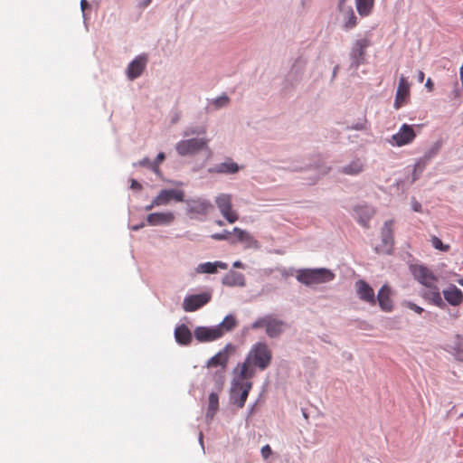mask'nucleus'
Instances as JSON below:
<instances>
[{
	"instance_id": "obj_1",
	"label": "nucleus",
	"mask_w": 463,
	"mask_h": 463,
	"mask_svg": "<svg viewBox=\"0 0 463 463\" xmlns=\"http://www.w3.org/2000/svg\"><path fill=\"white\" fill-rule=\"evenodd\" d=\"M272 351L264 342H256L249 350L244 361L237 364L234 372L241 378H252L256 369L266 370L271 364Z\"/></svg>"
},
{
	"instance_id": "obj_2",
	"label": "nucleus",
	"mask_w": 463,
	"mask_h": 463,
	"mask_svg": "<svg viewBox=\"0 0 463 463\" xmlns=\"http://www.w3.org/2000/svg\"><path fill=\"white\" fill-rule=\"evenodd\" d=\"M335 278V273L326 268L299 269L296 275L297 280L307 287L327 283Z\"/></svg>"
},
{
	"instance_id": "obj_3",
	"label": "nucleus",
	"mask_w": 463,
	"mask_h": 463,
	"mask_svg": "<svg viewBox=\"0 0 463 463\" xmlns=\"http://www.w3.org/2000/svg\"><path fill=\"white\" fill-rule=\"evenodd\" d=\"M235 376L232 383V400L233 404L239 408L245 405L249 392L252 388V383L249 381L250 378H241L240 372H234Z\"/></svg>"
},
{
	"instance_id": "obj_4",
	"label": "nucleus",
	"mask_w": 463,
	"mask_h": 463,
	"mask_svg": "<svg viewBox=\"0 0 463 463\" xmlns=\"http://www.w3.org/2000/svg\"><path fill=\"white\" fill-rule=\"evenodd\" d=\"M371 45L372 40L368 33L354 42L349 53L351 68L356 70L364 62L366 49Z\"/></svg>"
},
{
	"instance_id": "obj_5",
	"label": "nucleus",
	"mask_w": 463,
	"mask_h": 463,
	"mask_svg": "<svg viewBox=\"0 0 463 463\" xmlns=\"http://www.w3.org/2000/svg\"><path fill=\"white\" fill-rule=\"evenodd\" d=\"M184 202L186 204V213L191 219L202 220L213 208L211 202L203 197L189 198Z\"/></svg>"
},
{
	"instance_id": "obj_6",
	"label": "nucleus",
	"mask_w": 463,
	"mask_h": 463,
	"mask_svg": "<svg viewBox=\"0 0 463 463\" xmlns=\"http://www.w3.org/2000/svg\"><path fill=\"white\" fill-rule=\"evenodd\" d=\"M208 139L201 138H189L180 140L175 144V150L181 156H192L207 148Z\"/></svg>"
},
{
	"instance_id": "obj_7",
	"label": "nucleus",
	"mask_w": 463,
	"mask_h": 463,
	"mask_svg": "<svg viewBox=\"0 0 463 463\" xmlns=\"http://www.w3.org/2000/svg\"><path fill=\"white\" fill-rule=\"evenodd\" d=\"M215 204L222 216L229 222L234 223L239 219L238 213L232 208V195L230 194H220L215 197Z\"/></svg>"
},
{
	"instance_id": "obj_8",
	"label": "nucleus",
	"mask_w": 463,
	"mask_h": 463,
	"mask_svg": "<svg viewBox=\"0 0 463 463\" xmlns=\"http://www.w3.org/2000/svg\"><path fill=\"white\" fill-rule=\"evenodd\" d=\"M410 271L414 279L426 288L433 287L438 281L433 271L424 265L412 264L410 266Z\"/></svg>"
},
{
	"instance_id": "obj_9",
	"label": "nucleus",
	"mask_w": 463,
	"mask_h": 463,
	"mask_svg": "<svg viewBox=\"0 0 463 463\" xmlns=\"http://www.w3.org/2000/svg\"><path fill=\"white\" fill-rule=\"evenodd\" d=\"M417 134L414 131V125L402 124L398 132L393 134L389 140L392 146H403L411 144Z\"/></svg>"
},
{
	"instance_id": "obj_10",
	"label": "nucleus",
	"mask_w": 463,
	"mask_h": 463,
	"mask_svg": "<svg viewBox=\"0 0 463 463\" xmlns=\"http://www.w3.org/2000/svg\"><path fill=\"white\" fill-rule=\"evenodd\" d=\"M211 298L210 292L187 295L183 301V309L185 312H194L210 302Z\"/></svg>"
},
{
	"instance_id": "obj_11",
	"label": "nucleus",
	"mask_w": 463,
	"mask_h": 463,
	"mask_svg": "<svg viewBox=\"0 0 463 463\" xmlns=\"http://www.w3.org/2000/svg\"><path fill=\"white\" fill-rule=\"evenodd\" d=\"M194 335L200 343L213 342L222 337V332L216 326H197L194 331Z\"/></svg>"
},
{
	"instance_id": "obj_12",
	"label": "nucleus",
	"mask_w": 463,
	"mask_h": 463,
	"mask_svg": "<svg viewBox=\"0 0 463 463\" xmlns=\"http://www.w3.org/2000/svg\"><path fill=\"white\" fill-rule=\"evenodd\" d=\"M147 63V55L143 53L135 57L127 68V77L133 80L141 76Z\"/></svg>"
},
{
	"instance_id": "obj_13",
	"label": "nucleus",
	"mask_w": 463,
	"mask_h": 463,
	"mask_svg": "<svg viewBox=\"0 0 463 463\" xmlns=\"http://www.w3.org/2000/svg\"><path fill=\"white\" fill-rule=\"evenodd\" d=\"M171 200L184 202V192L178 189H163L158 195L154 198V203L159 205H166Z\"/></svg>"
},
{
	"instance_id": "obj_14",
	"label": "nucleus",
	"mask_w": 463,
	"mask_h": 463,
	"mask_svg": "<svg viewBox=\"0 0 463 463\" xmlns=\"http://www.w3.org/2000/svg\"><path fill=\"white\" fill-rule=\"evenodd\" d=\"M382 242L381 246L375 248L377 252L390 253L393 244L392 235V221H386L382 229Z\"/></svg>"
},
{
	"instance_id": "obj_15",
	"label": "nucleus",
	"mask_w": 463,
	"mask_h": 463,
	"mask_svg": "<svg viewBox=\"0 0 463 463\" xmlns=\"http://www.w3.org/2000/svg\"><path fill=\"white\" fill-rule=\"evenodd\" d=\"M355 288L358 298L371 306L376 304L375 294L373 288L364 280L359 279L355 282Z\"/></svg>"
},
{
	"instance_id": "obj_16",
	"label": "nucleus",
	"mask_w": 463,
	"mask_h": 463,
	"mask_svg": "<svg viewBox=\"0 0 463 463\" xmlns=\"http://www.w3.org/2000/svg\"><path fill=\"white\" fill-rule=\"evenodd\" d=\"M410 95V84L404 76H402L399 80L398 88L396 90L395 99L393 107L396 109H401L408 99Z\"/></svg>"
},
{
	"instance_id": "obj_17",
	"label": "nucleus",
	"mask_w": 463,
	"mask_h": 463,
	"mask_svg": "<svg viewBox=\"0 0 463 463\" xmlns=\"http://www.w3.org/2000/svg\"><path fill=\"white\" fill-rule=\"evenodd\" d=\"M444 299L450 306L458 307L463 303V292L454 284H449L442 291Z\"/></svg>"
},
{
	"instance_id": "obj_18",
	"label": "nucleus",
	"mask_w": 463,
	"mask_h": 463,
	"mask_svg": "<svg viewBox=\"0 0 463 463\" xmlns=\"http://www.w3.org/2000/svg\"><path fill=\"white\" fill-rule=\"evenodd\" d=\"M232 232L237 237V241L244 244L245 249H260L259 241L247 231L234 227Z\"/></svg>"
},
{
	"instance_id": "obj_19",
	"label": "nucleus",
	"mask_w": 463,
	"mask_h": 463,
	"mask_svg": "<svg viewBox=\"0 0 463 463\" xmlns=\"http://www.w3.org/2000/svg\"><path fill=\"white\" fill-rule=\"evenodd\" d=\"M338 11L343 17L342 27L345 31H350L356 27L358 24V19L352 5L343 7L342 9H338Z\"/></svg>"
},
{
	"instance_id": "obj_20",
	"label": "nucleus",
	"mask_w": 463,
	"mask_h": 463,
	"mask_svg": "<svg viewBox=\"0 0 463 463\" xmlns=\"http://www.w3.org/2000/svg\"><path fill=\"white\" fill-rule=\"evenodd\" d=\"M175 214L172 212L165 213H149L146 217V222L149 225H167L174 222Z\"/></svg>"
},
{
	"instance_id": "obj_21",
	"label": "nucleus",
	"mask_w": 463,
	"mask_h": 463,
	"mask_svg": "<svg viewBox=\"0 0 463 463\" xmlns=\"http://www.w3.org/2000/svg\"><path fill=\"white\" fill-rule=\"evenodd\" d=\"M240 170V166L232 159L227 158L224 162L216 164L209 168L210 173L232 175Z\"/></svg>"
},
{
	"instance_id": "obj_22",
	"label": "nucleus",
	"mask_w": 463,
	"mask_h": 463,
	"mask_svg": "<svg viewBox=\"0 0 463 463\" xmlns=\"http://www.w3.org/2000/svg\"><path fill=\"white\" fill-rule=\"evenodd\" d=\"M380 307L383 311H391L392 309V300L391 298V289L387 285H383L375 297Z\"/></svg>"
},
{
	"instance_id": "obj_23",
	"label": "nucleus",
	"mask_w": 463,
	"mask_h": 463,
	"mask_svg": "<svg viewBox=\"0 0 463 463\" xmlns=\"http://www.w3.org/2000/svg\"><path fill=\"white\" fill-rule=\"evenodd\" d=\"M174 335L176 343L180 345H189L192 343L193 334L184 324L176 326Z\"/></svg>"
},
{
	"instance_id": "obj_24",
	"label": "nucleus",
	"mask_w": 463,
	"mask_h": 463,
	"mask_svg": "<svg viewBox=\"0 0 463 463\" xmlns=\"http://www.w3.org/2000/svg\"><path fill=\"white\" fill-rule=\"evenodd\" d=\"M356 221L364 228L369 227V222L374 214V210L368 205L356 206L354 209Z\"/></svg>"
},
{
	"instance_id": "obj_25",
	"label": "nucleus",
	"mask_w": 463,
	"mask_h": 463,
	"mask_svg": "<svg viewBox=\"0 0 463 463\" xmlns=\"http://www.w3.org/2000/svg\"><path fill=\"white\" fill-rule=\"evenodd\" d=\"M287 327V324L270 316L268 325L266 326V334L270 338L279 336Z\"/></svg>"
},
{
	"instance_id": "obj_26",
	"label": "nucleus",
	"mask_w": 463,
	"mask_h": 463,
	"mask_svg": "<svg viewBox=\"0 0 463 463\" xmlns=\"http://www.w3.org/2000/svg\"><path fill=\"white\" fill-rule=\"evenodd\" d=\"M428 290L422 294V297L430 301L432 305L444 308L446 307L445 301L442 299L439 288L436 284L433 287H428Z\"/></svg>"
},
{
	"instance_id": "obj_27",
	"label": "nucleus",
	"mask_w": 463,
	"mask_h": 463,
	"mask_svg": "<svg viewBox=\"0 0 463 463\" xmlns=\"http://www.w3.org/2000/svg\"><path fill=\"white\" fill-rule=\"evenodd\" d=\"M232 347L231 344H228L223 349L219 351L215 355L211 357L207 362L208 367L222 366V369L226 367L229 355L228 348Z\"/></svg>"
},
{
	"instance_id": "obj_28",
	"label": "nucleus",
	"mask_w": 463,
	"mask_h": 463,
	"mask_svg": "<svg viewBox=\"0 0 463 463\" xmlns=\"http://www.w3.org/2000/svg\"><path fill=\"white\" fill-rule=\"evenodd\" d=\"M227 268H228V265L225 262H222L220 260L213 261V262L208 261V262L199 264L196 267L195 271L197 273L214 274L217 272L218 269H227Z\"/></svg>"
},
{
	"instance_id": "obj_29",
	"label": "nucleus",
	"mask_w": 463,
	"mask_h": 463,
	"mask_svg": "<svg viewBox=\"0 0 463 463\" xmlns=\"http://www.w3.org/2000/svg\"><path fill=\"white\" fill-rule=\"evenodd\" d=\"M222 284L228 287L245 286V277L242 273L230 271L222 278Z\"/></svg>"
},
{
	"instance_id": "obj_30",
	"label": "nucleus",
	"mask_w": 463,
	"mask_h": 463,
	"mask_svg": "<svg viewBox=\"0 0 463 463\" xmlns=\"http://www.w3.org/2000/svg\"><path fill=\"white\" fill-rule=\"evenodd\" d=\"M364 163L360 158H354L348 165L343 166L340 170L342 174L347 175H356L364 171Z\"/></svg>"
},
{
	"instance_id": "obj_31",
	"label": "nucleus",
	"mask_w": 463,
	"mask_h": 463,
	"mask_svg": "<svg viewBox=\"0 0 463 463\" xmlns=\"http://www.w3.org/2000/svg\"><path fill=\"white\" fill-rule=\"evenodd\" d=\"M449 351L455 359L463 362V336L461 335H455L453 344L449 345Z\"/></svg>"
},
{
	"instance_id": "obj_32",
	"label": "nucleus",
	"mask_w": 463,
	"mask_h": 463,
	"mask_svg": "<svg viewBox=\"0 0 463 463\" xmlns=\"http://www.w3.org/2000/svg\"><path fill=\"white\" fill-rule=\"evenodd\" d=\"M374 0H355L356 11L361 17L369 16L373 9Z\"/></svg>"
},
{
	"instance_id": "obj_33",
	"label": "nucleus",
	"mask_w": 463,
	"mask_h": 463,
	"mask_svg": "<svg viewBox=\"0 0 463 463\" xmlns=\"http://www.w3.org/2000/svg\"><path fill=\"white\" fill-rule=\"evenodd\" d=\"M219 409V397L215 392H211L208 397V408L206 411V419L213 420V416Z\"/></svg>"
},
{
	"instance_id": "obj_34",
	"label": "nucleus",
	"mask_w": 463,
	"mask_h": 463,
	"mask_svg": "<svg viewBox=\"0 0 463 463\" xmlns=\"http://www.w3.org/2000/svg\"><path fill=\"white\" fill-rule=\"evenodd\" d=\"M236 325L237 321L235 317L233 315H227L216 326L221 330L222 336L225 333L231 332Z\"/></svg>"
},
{
	"instance_id": "obj_35",
	"label": "nucleus",
	"mask_w": 463,
	"mask_h": 463,
	"mask_svg": "<svg viewBox=\"0 0 463 463\" xmlns=\"http://www.w3.org/2000/svg\"><path fill=\"white\" fill-rule=\"evenodd\" d=\"M430 163L429 160L425 159V157L422 156L420 157L415 165H414V170L412 174V180L415 181L419 178V175L425 169L427 165Z\"/></svg>"
},
{
	"instance_id": "obj_36",
	"label": "nucleus",
	"mask_w": 463,
	"mask_h": 463,
	"mask_svg": "<svg viewBox=\"0 0 463 463\" xmlns=\"http://www.w3.org/2000/svg\"><path fill=\"white\" fill-rule=\"evenodd\" d=\"M230 98L226 94H222L220 97L213 99L210 101V106H213V109H219L228 106Z\"/></svg>"
},
{
	"instance_id": "obj_37",
	"label": "nucleus",
	"mask_w": 463,
	"mask_h": 463,
	"mask_svg": "<svg viewBox=\"0 0 463 463\" xmlns=\"http://www.w3.org/2000/svg\"><path fill=\"white\" fill-rule=\"evenodd\" d=\"M431 245L434 249L440 250L442 252H447L449 250L450 246L449 244H444L439 238L437 236H432L430 239Z\"/></svg>"
},
{
	"instance_id": "obj_38",
	"label": "nucleus",
	"mask_w": 463,
	"mask_h": 463,
	"mask_svg": "<svg viewBox=\"0 0 463 463\" xmlns=\"http://www.w3.org/2000/svg\"><path fill=\"white\" fill-rule=\"evenodd\" d=\"M165 157V153L160 152V153L157 154L156 159L154 161H152L153 172L155 174H156V175L160 174L159 165L164 161Z\"/></svg>"
},
{
	"instance_id": "obj_39",
	"label": "nucleus",
	"mask_w": 463,
	"mask_h": 463,
	"mask_svg": "<svg viewBox=\"0 0 463 463\" xmlns=\"http://www.w3.org/2000/svg\"><path fill=\"white\" fill-rule=\"evenodd\" d=\"M439 150V145L435 144L424 153L423 156L430 162L438 155Z\"/></svg>"
},
{
	"instance_id": "obj_40",
	"label": "nucleus",
	"mask_w": 463,
	"mask_h": 463,
	"mask_svg": "<svg viewBox=\"0 0 463 463\" xmlns=\"http://www.w3.org/2000/svg\"><path fill=\"white\" fill-rule=\"evenodd\" d=\"M269 317H270V316H265L263 317H259L258 319H256L252 323L251 328L252 329H258V328H260V327H265L266 328Z\"/></svg>"
},
{
	"instance_id": "obj_41",
	"label": "nucleus",
	"mask_w": 463,
	"mask_h": 463,
	"mask_svg": "<svg viewBox=\"0 0 463 463\" xmlns=\"http://www.w3.org/2000/svg\"><path fill=\"white\" fill-rule=\"evenodd\" d=\"M205 128L203 127H197V128H189L184 132V137H189L193 135H201L205 134Z\"/></svg>"
},
{
	"instance_id": "obj_42",
	"label": "nucleus",
	"mask_w": 463,
	"mask_h": 463,
	"mask_svg": "<svg viewBox=\"0 0 463 463\" xmlns=\"http://www.w3.org/2000/svg\"><path fill=\"white\" fill-rule=\"evenodd\" d=\"M132 165H133V167H137V166L147 167L153 171L152 161H150V159L148 157H144L141 160L133 163Z\"/></svg>"
},
{
	"instance_id": "obj_43",
	"label": "nucleus",
	"mask_w": 463,
	"mask_h": 463,
	"mask_svg": "<svg viewBox=\"0 0 463 463\" xmlns=\"http://www.w3.org/2000/svg\"><path fill=\"white\" fill-rule=\"evenodd\" d=\"M230 235H231L230 232L223 231L222 232H220V233L212 234L211 238L215 241H225V240H229Z\"/></svg>"
},
{
	"instance_id": "obj_44",
	"label": "nucleus",
	"mask_w": 463,
	"mask_h": 463,
	"mask_svg": "<svg viewBox=\"0 0 463 463\" xmlns=\"http://www.w3.org/2000/svg\"><path fill=\"white\" fill-rule=\"evenodd\" d=\"M366 128V119L363 118L359 122L347 127L349 130H363Z\"/></svg>"
},
{
	"instance_id": "obj_45",
	"label": "nucleus",
	"mask_w": 463,
	"mask_h": 463,
	"mask_svg": "<svg viewBox=\"0 0 463 463\" xmlns=\"http://www.w3.org/2000/svg\"><path fill=\"white\" fill-rule=\"evenodd\" d=\"M260 453L264 459H268L272 454V449L270 446L267 444L261 448Z\"/></svg>"
},
{
	"instance_id": "obj_46",
	"label": "nucleus",
	"mask_w": 463,
	"mask_h": 463,
	"mask_svg": "<svg viewBox=\"0 0 463 463\" xmlns=\"http://www.w3.org/2000/svg\"><path fill=\"white\" fill-rule=\"evenodd\" d=\"M406 306H407V307L413 310L417 314H421L424 311V309L421 307L416 305L413 302H407Z\"/></svg>"
},
{
	"instance_id": "obj_47",
	"label": "nucleus",
	"mask_w": 463,
	"mask_h": 463,
	"mask_svg": "<svg viewBox=\"0 0 463 463\" xmlns=\"http://www.w3.org/2000/svg\"><path fill=\"white\" fill-rule=\"evenodd\" d=\"M451 95H452L453 99H458V100L460 99L461 90L458 88V82L455 83V87L451 92Z\"/></svg>"
},
{
	"instance_id": "obj_48",
	"label": "nucleus",
	"mask_w": 463,
	"mask_h": 463,
	"mask_svg": "<svg viewBox=\"0 0 463 463\" xmlns=\"http://www.w3.org/2000/svg\"><path fill=\"white\" fill-rule=\"evenodd\" d=\"M130 188L137 191H140L142 189V185L137 180L131 179Z\"/></svg>"
},
{
	"instance_id": "obj_49",
	"label": "nucleus",
	"mask_w": 463,
	"mask_h": 463,
	"mask_svg": "<svg viewBox=\"0 0 463 463\" xmlns=\"http://www.w3.org/2000/svg\"><path fill=\"white\" fill-rule=\"evenodd\" d=\"M411 209L414 211V212H420L421 211V204L420 203H419L418 201L416 200H413L411 202Z\"/></svg>"
},
{
	"instance_id": "obj_50",
	"label": "nucleus",
	"mask_w": 463,
	"mask_h": 463,
	"mask_svg": "<svg viewBox=\"0 0 463 463\" xmlns=\"http://www.w3.org/2000/svg\"><path fill=\"white\" fill-rule=\"evenodd\" d=\"M425 87L426 89L430 92L433 90L434 89V84H433V81L431 80L430 78H429L425 83Z\"/></svg>"
},
{
	"instance_id": "obj_51",
	"label": "nucleus",
	"mask_w": 463,
	"mask_h": 463,
	"mask_svg": "<svg viewBox=\"0 0 463 463\" xmlns=\"http://www.w3.org/2000/svg\"><path fill=\"white\" fill-rule=\"evenodd\" d=\"M89 2L87 0H80V9L83 13V17H85V9L89 6Z\"/></svg>"
},
{
	"instance_id": "obj_52",
	"label": "nucleus",
	"mask_w": 463,
	"mask_h": 463,
	"mask_svg": "<svg viewBox=\"0 0 463 463\" xmlns=\"http://www.w3.org/2000/svg\"><path fill=\"white\" fill-rule=\"evenodd\" d=\"M152 0H141L138 4L139 7L145 8L150 5Z\"/></svg>"
},
{
	"instance_id": "obj_53",
	"label": "nucleus",
	"mask_w": 463,
	"mask_h": 463,
	"mask_svg": "<svg viewBox=\"0 0 463 463\" xmlns=\"http://www.w3.org/2000/svg\"><path fill=\"white\" fill-rule=\"evenodd\" d=\"M347 1H348V0H338V3H337V8H338V9H342L343 7H346V6H348V5H346V2H347Z\"/></svg>"
},
{
	"instance_id": "obj_54",
	"label": "nucleus",
	"mask_w": 463,
	"mask_h": 463,
	"mask_svg": "<svg viewBox=\"0 0 463 463\" xmlns=\"http://www.w3.org/2000/svg\"><path fill=\"white\" fill-rule=\"evenodd\" d=\"M156 206H160V205H159V204H156V203H154V199H153L150 204L146 205L145 210H146V211H150V210H152V209H153L154 207H156Z\"/></svg>"
},
{
	"instance_id": "obj_55",
	"label": "nucleus",
	"mask_w": 463,
	"mask_h": 463,
	"mask_svg": "<svg viewBox=\"0 0 463 463\" xmlns=\"http://www.w3.org/2000/svg\"><path fill=\"white\" fill-rule=\"evenodd\" d=\"M417 76H418V81L422 82L424 80V77H425L424 72L422 71H419Z\"/></svg>"
},
{
	"instance_id": "obj_56",
	"label": "nucleus",
	"mask_w": 463,
	"mask_h": 463,
	"mask_svg": "<svg viewBox=\"0 0 463 463\" xmlns=\"http://www.w3.org/2000/svg\"><path fill=\"white\" fill-rule=\"evenodd\" d=\"M144 226H145V223L141 222L139 224H136V225L131 226V230L138 231L139 229L143 228Z\"/></svg>"
},
{
	"instance_id": "obj_57",
	"label": "nucleus",
	"mask_w": 463,
	"mask_h": 463,
	"mask_svg": "<svg viewBox=\"0 0 463 463\" xmlns=\"http://www.w3.org/2000/svg\"><path fill=\"white\" fill-rule=\"evenodd\" d=\"M233 267L234 268H243V263L240 260H236L234 263H233Z\"/></svg>"
},
{
	"instance_id": "obj_58",
	"label": "nucleus",
	"mask_w": 463,
	"mask_h": 463,
	"mask_svg": "<svg viewBox=\"0 0 463 463\" xmlns=\"http://www.w3.org/2000/svg\"><path fill=\"white\" fill-rule=\"evenodd\" d=\"M459 76H460V80H461V84H462V89H463V62H462V65L459 69Z\"/></svg>"
},
{
	"instance_id": "obj_59",
	"label": "nucleus",
	"mask_w": 463,
	"mask_h": 463,
	"mask_svg": "<svg viewBox=\"0 0 463 463\" xmlns=\"http://www.w3.org/2000/svg\"><path fill=\"white\" fill-rule=\"evenodd\" d=\"M199 442L201 443L202 447H203V433H199Z\"/></svg>"
},
{
	"instance_id": "obj_60",
	"label": "nucleus",
	"mask_w": 463,
	"mask_h": 463,
	"mask_svg": "<svg viewBox=\"0 0 463 463\" xmlns=\"http://www.w3.org/2000/svg\"><path fill=\"white\" fill-rule=\"evenodd\" d=\"M457 282L463 287V278L458 279Z\"/></svg>"
},
{
	"instance_id": "obj_61",
	"label": "nucleus",
	"mask_w": 463,
	"mask_h": 463,
	"mask_svg": "<svg viewBox=\"0 0 463 463\" xmlns=\"http://www.w3.org/2000/svg\"><path fill=\"white\" fill-rule=\"evenodd\" d=\"M337 70H338V66H335L334 69V71H333V77L335 76Z\"/></svg>"
},
{
	"instance_id": "obj_62",
	"label": "nucleus",
	"mask_w": 463,
	"mask_h": 463,
	"mask_svg": "<svg viewBox=\"0 0 463 463\" xmlns=\"http://www.w3.org/2000/svg\"><path fill=\"white\" fill-rule=\"evenodd\" d=\"M254 407H255V404H252L251 407L250 408V413L253 412Z\"/></svg>"
},
{
	"instance_id": "obj_63",
	"label": "nucleus",
	"mask_w": 463,
	"mask_h": 463,
	"mask_svg": "<svg viewBox=\"0 0 463 463\" xmlns=\"http://www.w3.org/2000/svg\"><path fill=\"white\" fill-rule=\"evenodd\" d=\"M217 224L221 226V225H222V224H223V222H222V221H218V222H217Z\"/></svg>"
},
{
	"instance_id": "obj_64",
	"label": "nucleus",
	"mask_w": 463,
	"mask_h": 463,
	"mask_svg": "<svg viewBox=\"0 0 463 463\" xmlns=\"http://www.w3.org/2000/svg\"><path fill=\"white\" fill-rule=\"evenodd\" d=\"M303 416H304L305 418H307V414L306 412H303Z\"/></svg>"
}]
</instances>
